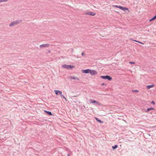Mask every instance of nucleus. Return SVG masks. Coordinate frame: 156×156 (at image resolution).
I'll list each match as a JSON object with an SVG mask.
<instances>
[{"label": "nucleus", "instance_id": "f257e3e1", "mask_svg": "<svg viewBox=\"0 0 156 156\" xmlns=\"http://www.w3.org/2000/svg\"><path fill=\"white\" fill-rule=\"evenodd\" d=\"M22 22V20H16L11 22L9 25L10 27H12L15 25L18 24Z\"/></svg>", "mask_w": 156, "mask_h": 156}, {"label": "nucleus", "instance_id": "f03ea898", "mask_svg": "<svg viewBox=\"0 0 156 156\" xmlns=\"http://www.w3.org/2000/svg\"><path fill=\"white\" fill-rule=\"evenodd\" d=\"M62 66L65 68H66V69H71L74 68H75V66H71L70 65H68L66 64H64Z\"/></svg>", "mask_w": 156, "mask_h": 156}, {"label": "nucleus", "instance_id": "7ed1b4c3", "mask_svg": "<svg viewBox=\"0 0 156 156\" xmlns=\"http://www.w3.org/2000/svg\"><path fill=\"white\" fill-rule=\"evenodd\" d=\"M100 77L102 79L108 80L109 81H110L112 79V77L108 75L101 76H100Z\"/></svg>", "mask_w": 156, "mask_h": 156}, {"label": "nucleus", "instance_id": "20e7f679", "mask_svg": "<svg viewBox=\"0 0 156 156\" xmlns=\"http://www.w3.org/2000/svg\"><path fill=\"white\" fill-rule=\"evenodd\" d=\"M90 103H96L98 105H101V104L100 103L95 100L90 99Z\"/></svg>", "mask_w": 156, "mask_h": 156}, {"label": "nucleus", "instance_id": "39448f33", "mask_svg": "<svg viewBox=\"0 0 156 156\" xmlns=\"http://www.w3.org/2000/svg\"><path fill=\"white\" fill-rule=\"evenodd\" d=\"M90 73L91 75H95L97 74V72L95 70L90 69Z\"/></svg>", "mask_w": 156, "mask_h": 156}, {"label": "nucleus", "instance_id": "423d86ee", "mask_svg": "<svg viewBox=\"0 0 156 156\" xmlns=\"http://www.w3.org/2000/svg\"><path fill=\"white\" fill-rule=\"evenodd\" d=\"M82 72L83 73H90V69H83L82 70Z\"/></svg>", "mask_w": 156, "mask_h": 156}, {"label": "nucleus", "instance_id": "0eeeda50", "mask_svg": "<svg viewBox=\"0 0 156 156\" xmlns=\"http://www.w3.org/2000/svg\"><path fill=\"white\" fill-rule=\"evenodd\" d=\"M119 9L125 12L126 10H128L129 11L128 9V8L121 6H120V7H119Z\"/></svg>", "mask_w": 156, "mask_h": 156}, {"label": "nucleus", "instance_id": "6e6552de", "mask_svg": "<svg viewBox=\"0 0 156 156\" xmlns=\"http://www.w3.org/2000/svg\"><path fill=\"white\" fill-rule=\"evenodd\" d=\"M85 14L88 15L92 16H94L95 15V13L91 12H86L85 13Z\"/></svg>", "mask_w": 156, "mask_h": 156}, {"label": "nucleus", "instance_id": "1a4fd4ad", "mask_svg": "<svg viewBox=\"0 0 156 156\" xmlns=\"http://www.w3.org/2000/svg\"><path fill=\"white\" fill-rule=\"evenodd\" d=\"M54 92H55V93L57 95H61L62 94V92L61 91L59 90H55Z\"/></svg>", "mask_w": 156, "mask_h": 156}, {"label": "nucleus", "instance_id": "9d476101", "mask_svg": "<svg viewBox=\"0 0 156 156\" xmlns=\"http://www.w3.org/2000/svg\"><path fill=\"white\" fill-rule=\"evenodd\" d=\"M69 78L71 80H79V78L78 77L75 76H70Z\"/></svg>", "mask_w": 156, "mask_h": 156}, {"label": "nucleus", "instance_id": "9b49d317", "mask_svg": "<svg viewBox=\"0 0 156 156\" xmlns=\"http://www.w3.org/2000/svg\"><path fill=\"white\" fill-rule=\"evenodd\" d=\"M44 113H46L49 115H53L52 114V113L51 112L47 111L45 110H44Z\"/></svg>", "mask_w": 156, "mask_h": 156}, {"label": "nucleus", "instance_id": "f8f14e48", "mask_svg": "<svg viewBox=\"0 0 156 156\" xmlns=\"http://www.w3.org/2000/svg\"><path fill=\"white\" fill-rule=\"evenodd\" d=\"M49 46V44H42L40 45V48L42 47H48Z\"/></svg>", "mask_w": 156, "mask_h": 156}, {"label": "nucleus", "instance_id": "ddd939ff", "mask_svg": "<svg viewBox=\"0 0 156 156\" xmlns=\"http://www.w3.org/2000/svg\"><path fill=\"white\" fill-rule=\"evenodd\" d=\"M95 119L97 120V121H98V122H99L100 123H103V121H101V120H100V119H99L97 117H95Z\"/></svg>", "mask_w": 156, "mask_h": 156}, {"label": "nucleus", "instance_id": "4468645a", "mask_svg": "<svg viewBox=\"0 0 156 156\" xmlns=\"http://www.w3.org/2000/svg\"><path fill=\"white\" fill-rule=\"evenodd\" d=\"M154 109V108H153L151 107L150 108H147L146 110H145V111L146 112H147L151 110H153Z\"/></svg>", "mask_w": 156, "mask_h": 156}, {"label": "nucleus", "instance_id": "2eb2a0df", "mask_svg": "<svg viewBox=\"0 0 156 156\" xmlns=\"http://www.w3.org/2000/svg\"><path fill=\"white\" fill-rule=\"evenodd\" d=\"M154 87V85L153 84H152L151 85H148L147 86V89H149L153 87Z\"/></svg>", "mask_w": 156, "mask_h": 156}, {"label": "nucleus", "instance_id": "dca6fc26", "mask_svg": "<svg viewBox=\"0 0 156 156\" xmlns=\"http://www.w3.org/2000/svg\"><path fill=\"white\" fill-rule=\"evenodd\" d=\"M156 19V15L154 16L151 19L149 20V21L151 22L152 20H154Z\"/></svg>", "mask_w": 156, "mask_h": 156}, {"label": "nucleus", "instance_id": "f3484780", "mask_svg": "<svg viewBox=\"0 0 156 156\" xmlns=\"http://www.w3.org/2000/svg\"><path fill=\"white\" fill-rule=\"evenodd\" d=\"M118 147V145L117 144H115L114 146H112V148L113 150H115Z\"/></svg>", "mask_w": 156, "mask_h": 156}, {"label": "nucleus", "instance_id": "a211bd4d", "mask_svg": "<svg viewBox=\"0 0 156 156\" xmlns=\"http://www.w3.org/2000/svg\"><path fill=\"white\" fill-rule=\"evenodd\" d=\"M132 91L133 92L137 93L139 92V91L138 90H132Z\"/></svg>", "mask_w": 156, "mask_h": 156}, {"label": "nucleus", "instance_id": "6ab92c4d", "mask_svg": "<svg viewBox=\"0 0 156 156\" xmlns=\"http://www.w3.org/2000/svg\"><path fill=\"white\" fill-rule=\"evenodd\" d=\"M8 1V0H0V3L2 2H7Z\"/></svg>", "mask_w": 156, "mask_h": 156}, {"label": "nucleus", "instance_id": "aec40b11", "mask_svg": "<svg viewBox=\"0 0 156 156\" xmlns=\"http://www.w3.org/2000/svg\"><path fill=\"white\" fill-rule=\"evenodd\" d=\"M120 5H113V7H116V8H118L119 9V7H120Z\"/></svg>", "mask_w": 156, "mask_h": 156}, {"label": "nucleus", "instance_id": "412c9836", "mask_svg": "<svg viewBox=\"0 0 156 156\" xmlns=\"http://www.w3.org/2000/svg\"><path fill=\"white\" fill-rule=\"evenodd\" d=\"M61 96L64 99H65L66 101L67 100L66 97L63 95L61 94Z\"/></svg>", "mask_w": 156, "mask_h": 156}, {"label": "nucleus", "instance_id": "4be33fe9", "mask_svg": "<svg viewBox=\"0 0 156 156\" xmlns=\"http://www.w3.org/2000/svg\"><path fill=\"white\" fill-rule=\"evenodd\" d=\"M129 63L131 64H135V62H129Z\"/></svg>", "mask_w": 156, "mask_h": 156}, {"label": "nucleus", "instance_id": "5701e85b", "mask_svg": "<svg viewBox=\"0 0 156 156\" xmlns=\"http://www.w3.org/2000/svg\"><path fill=\"white\" fill-rule=\"evenodd\" d=\"M133 41H136V42H138V43H140L143 44V43H142L141 42H140V41H136V40H133Z\"/></svg>", "mask_w": 156, "mask_h": 156}, {"label": "nucleus", "instance_id": "b1692460", "mask_svg": "<svg viewBox=\"0 0 156 156\" xmlns=\"http://www.w3.org/2000/svg\"><path fill=\"white\" fill-rule=\"evenodd\" d=\"M151 104H152L153 105H155V103L154 101H152L151 102Z\"/></svg>", "mask_w": 156, "mask_h": 156}, {"label": "nucleus", "instance_id": "393cba45", "mask_svg": "<svg viewBox=\"0 0 156 156\" xmlns=\"http://www.w3.org/2000/svg\"><path fill=\"white\" fill-rule=\"evenodd\" d=\"M106 84H105L104 83H101V86H104V85H106Z\"/></svg>", "mask_w": 156, "mask_h": 156}, {"label": "nucleus", "instance_id": "a878e982", "mask_svg": "<svg viewBox=\"0 0 156 156\" xmlns=\"http://www.w3.org/2000/svg\"><path fill=\"white\" fill-rule=\"evenodd\" d=\"M85 54V53L84 52H82L81 53V55L83 56H84V55Z\"/></svg>", "mask_w": 156, "mask_h": 156}, {"label": "nucleus", "instance_id": "bb28decb", "mask_svg": "<svg viewBox=\"0 0 156 156\" xmlns=\"http://www.w3.org/2000/svg\"><path fill=\"white\" fill-rule=\"evenodd\" d=\"M67 156H70V154H67Z\"/></svg>", "mask_w": 156, "mask_h": 156}]
</instances>
